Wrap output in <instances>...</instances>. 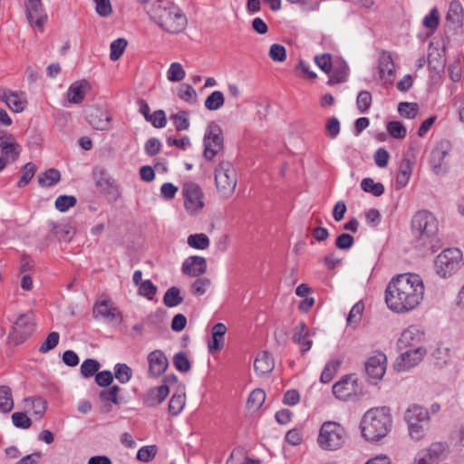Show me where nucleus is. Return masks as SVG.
Wrapping results in <instances>:
<instances>
[{
    "label": "nucleus",
    "mask_w": 464,
    "mask_h": 464,
    "mask_svg": "<svg viewBox=\"0 0 464 464\" xmlns=\"http://www.w3.org/2000/svg\"><path fill=\"white\" fill-rule=\"evenodd\" d=\"M424 285L417 274L406 273L393 277L385 289L388 308L396 313L415 309L422 301Z\"/></svg>",
    "instance_id": "f257e3e1"
},
{
    "label": "nucleus",
    "mask_w": 464,
    "mask_h": 464,
    "mask_svg": "<svg viewBox=\"0 0 464 464\" xmlns=\"http://www.w3.org/2000/svg\"><path fill=\"white\" fill-rule=\"evenodd\" d=\"M150 18L163 30L169 34L181 33L188 24L183 11L173 2H162L147 9Z\"/></svg>",
    "instance_id": "f03ea898"
},
{
    "label": "nucleus",
    "mask_w": 464,
    "mask_h": 464,
    "mask_svg": "<svg viewBox=\"0 0 464 464\" xmlns=\"http://www.w3.org/2000/svg\"><path fill=\"white\" fill-rule=\"evenodd\" d=\"M392 425V419L389 408H372L362 416V435L369 441H378L389 433Z\"/></svg>",
    "instance_id": "7ed1b4c3"
},
{
    "label": "nucleus",
    "mask_w": 464,
    "mask_h": 464,
    "mask_svg": "<svg viewBox=\"0 0 464 464\" xmlns=\"http://www.w3.org/2000/svg\"><path fill=\"white\" fill-rule=\"evenodd\" d=\"M430 420L428 409L418 404L410 405L404 412V420L407 423L410 437L414 440H420L425 436V427Z\"/></svg>",
    "instance_id": "20e7f679"
},
{
    "label": "nucleus",
    "mask_w": 464,
    "mask_h": 464,
    "mask_svg": "<svg viewBox=\"0 0 464 464\" xmlns=\"http://www.w3.org/2000/svg\"><path fill=\"white\" fill-rule=\"evenodd\" d=\"M344 428L336 421H324L319 430L317 443L324 450H336L345 442Z\"/></svg>",
    "instance_id": "39448f33"
},
{
    "label": "nucleus",
    "mask_w": 464,
    "mask_h": 464,
    "mask_svg": "<svg viewBox=\"0 0 464 464\" xmlns=\"http://www.w3.org/2000/svg\"><path fill=\"white\" fill-rule=\"evenodd\" d=\"M411 229L414 236L425 241L433 238L439 231L436 217L428 210H420L411 219Z\"/></svg>",
    "instance_id": "423d86ee"
},
{
    "label": "nucleus",
    "mask_w": 464,
    "mask_h": 464,
    "mask_svg": "<svg viewBox=\"0 0 464 464\" xmlns=\"http://www.w3.org/2000/svg\"><path fill=\"white\" fill-rule=\"evenodd\" d=\"M215 182L218 194L228 198L235 192L237 178L233 165L229 161H221L215 169Z\"/></svg>",
    "instance_id": "0eeeda50"
},
{
    "label": "nucleus",
    "mask_w": 464,
    "mask_h": 464,
    "mask_svg": "<svg viewBox=\"0 0 464 464\" xmlns=\"http://www.w3.org/2000/svg\"><path fill=\"white\" fill-rule=\"evenodd\" d=\"M204 157L212 160L224 149V136L221 127L216 122H210L206 130L204 139Z\"/></svg>",
    "instance_id": "6e6552de"
},
{
    "label": "nucleus",
    "mask_w": 464,
    "mask_h": 464,
    "mask_svg": "<svg viewBox=\"0 0 464 464\" xmlns=\"http://www.w3.org/2000/svg\"><path fill=\"white\" fill-rule=\"evenodd\" d=\"M462 262V253L459 248H448L443 250L436 258L435 268L442 276L451 275L457 271Z\"/></svg>",
    "instance_id": "1a4fd4ad"
},
{
    "label": "nucleus",
    "mask_w": 464,
    "mask_h": 464,
    "mask_svg": "<svg viewBox=\"0 0 464 464\" xmlns=\"http://www.w3.org/2000/svg\"><path fill=\"white\" fill-rule=\"evenodd\" d=\"M184 207L188 214L194 216L202 211L204 208V193L195 182H186L182 186Z\"/></svg>",
    "instance_id": "9d476101"
},
{
    "label": "nucleus",
    "mask_w": 464,
    "mask_h": 464,
    "mask_svg": "<svg viewBox=\"0 0 464 464\" xmlns=\"http://www.w3.org/2000/svg\"><path fill=\"white\" fill-rule=\"evenodd\" d=\"M386 355L381 352L376 353L368 358L365 362V371L370 382L376 383L383 377L386 372Z\"/></svg>",
    "instance_id": "9b49d317"
},
{
    "label": "nucleus",
    "mask_w": 464,
    "mask_h": 464,
    "mask_svg": "<svg viewBox=\"0 0 464 464\" xmlns=\"http://www.w3.org/2000/svg\"><path fill=\"white\" fill-rule=\"evenodd\" d=\"M85 119L94 130L105 131L111 128L112 117L102 109L89 107L85 111Z\"/></svg>",
    "instance_id": "f8f14e48"
},
{
    "label": "nucleus",
    "mask_w": 464,
    "mask_h": 464,
    "mask_svg": "<svg viewBox=\"0 0 464 464\" xmlns=\"http://www.w3.org/2000/svg\"><path fill=\"white\" fill-rule=\"evenodd\" d=\"M425 354L426 349L423 347L406 349V351L401 353L397 358L394 363V369L398 372H403L414 367L422 361Z\"/></svg>",
    "instance_id": "ddd939ff"
},
{
    "label": "nucleus",
    "mask_w": 464,
    "mask_h": 464,
    "mask_svg": "<svg viewBox=\"0 0 464 464\" xmlns=\"http://www.w3.org/2000/svg\"><path fill=\"white\" fill-rule=\"evenodd\" d=\"M26 12L30 24L35 30L43 32L47 21V14L43 10L41 0H27Z\"/></svg>",
    "instance_id": "4468645a"
},
{
    "label": "nucleus",
    "mask_w": 464,
    "mask_h": 464,
    "mask_svg": "<svg viewBox=\"0 0 464 464\" xmlns=\"http://www.w3.org/2000/svg\"><path fill=\"white\" fill-rule=\"evenodd\" d=\"M34 331V317L33 314L20 315L14 326L13 334L17 343L24 342Z\"/></svg>",
    "instance_id": "2eb2a0df"
},
{
    "label": "nucleus",
    "mask_w": 464,
    "mask_h": 464,
    "mask_svg": "<svg viewBox=\"0 0 464 464\" xmlns=\"http://www.w3.org/2000/svg\"><path fill=\"white\" fill-rule=\"evenodd\" d=\"M450 150V143L446 140L440 141L431 150L430 157V166L436 175H440L446 171L444 167V159Z\"/></svg>",
    "instance_id": "dca6fc26"
},
{
    "label": "nucleus",
    "mask_w": 464,
    "mask_h": 464,
    "mask_svg": "<svg viewBox=\"0 0 464 464\" xmlns=\"http://www.w3.org/2000/svg\"><path fill=\"white\" fill-rule=\"evenodd\" d=\"M423 339L424 333L418 326L411 325L401 333L398 342L399 347L401 349L422 347Z\"/></svg>",
    "instance_id": "f3484780"
},
{
    "label": "nucleus",
    "mask_w": 464,
    "mask_h": 464,
    "mask_svg": "<svg viewBox=\"0 0 464 464\" xmlns=\"http://www.w3.org/2000/svg\"><path fill=\"white\" fill-rule=\"evenodd\" d=\"M0 150L7 162H14L22 151V147L15 141L13 135L0 133Z\"/></svg>",
    "instance_id": "a211bd4d"
},
{
    "label": "nucleus",
    "mask_w": 464,
    "mask_h": 464,
    "mask_svg": "<svg viewBox=\"0 0 464 464\" xmlns=\"http://www.w3.org/2000/svg\"><path fill=\"white\" fill-rule=\"evenodd\" d=\"M149 374L151 377H159L169 366V361L160 350H155L148 355Z\"/></svg>",
    "instance_id": "6ab92c4d"
},
{
    "label": "nucleus",
    "mask_w": 464,
    "mask_h": 464,
    "mask_svg": "<svg viewBox=\"0 0 464 464\" xmlns=\"http://www.w3.org/2000/svg\"><path fill=\"white\" fill-rule=\"evenodd\" d=\"M0 98L14 112H22L27 104L24 93L10 90L0 91Z\"/></svg>",
    "instance_id": "aec40b11"
},
{
    "label": "nucleus",
    "mask_w": 464,
    "mask_h": 464,
    "mask_svg": "<svg viewBox=\"0 0 464 464\" xmlns=\"http://www.w3.org/2000/svg\"><path fill=\"white\" fill-rule=\"evenodd\" d=\"M207 270V261L204 257L192 256L188 257L182 265V272L190 276L198 277Z\"/></svg>",
    "instance_id": "412c9836"
},
{
    "label": "nucleus",
    "mask_w": 464,
    "mask_h": 464,
    "mask_svg": "<svg viewBox=\"0 0 464 464\" xmlns=\"http://www.w3.org/2000/svg\"><path fill=\"white\" fill-rule=\"evenodd\" d=\"M356 380L352 376H344L333 386V393L340 400H346L355 392Z\"/></svg>",
    "instance_id": "4be33fe9"
},
{
    "label": "nucleus",
    "mask_w": 464,
    "mask_h": 464,
    "mask_svg": "<svg viewBox=\"0 0 464 464\" xmlns=\"http://www.w3.org/2000/svg\"><path fill=\"white\" fill-rule=\"evenodd\" d=\"M169 393L167 384L150 389L144 396L143 402L150 408H154L164 401Z\"/></svg>",
    "instance_id": "5701e85b"
},
{
    "label": "nucleus",
    "mask_w": 464,
    "mask_h": 464,
    "mask_svg": "<svg viewBox=\"0 0 464 464\" xmlns=\"http://www.w3.org/2000/svg\"><path fill=\"white\" fill-rule=\"evenodd\" d=\"M93 314L95 318L102 317L111 321L121 317L120 311L109 300L99 301L94 304Z\"/></svg>",
    "instance_id": "b1692460"
},
{
    "label": "nucleus",
    "mask_w": 464,
    "mask_h": 464,
    "mask_svg": "<svg viewBox=\"0 0 464 464\" xmlns=\"http://www.w3.org/2000/svg\"><path fill=\"white\" fill-rule=\"evenodd\" d=\"M309 336L310 331L306 324L304 322H299L294 329L293 341L300 345L302 353H306L312 347L313 342L308 339Z\"/></svg>",
    "instance_id": "393cba45"
},
{
    "label": "nucleus",
    "mask_w": 464,
    "mask_h": 464,
    "mask_svg": "<svg viewBox=\"0 0 464 464\" xmlns=\"http://www.w3.org/2000/svg\"><path fill=\"white\" fill-rule=\"evenodd\" d=\"M421 450L432 464H437L447 457L449 447L446 442L436 441Z\"/></svg>",
    "instance_id": "a878e982"
},
{
    "label": "nucleus",
    "mask_w": 464,
    "mask_h": 464,
    "mask_svg": "<svg viewBox=\"0 0 464 464\" xmlns=\"http://www.w3.org/2000/svg\"><path fill=\"white\" fill-rule=\"evenodd\" d=\"M89 87L90 84L86 80L72 82L67 91L68 102L74 104L81 103Z\"/></svg>",
    "instance_id": "bb28decb"
},
{
    "label": "nucleus",
    "mask_w": 464,
    "mask_h": 464,
    "mask_svg": "<svg viewBox=\"0 0 464 464\" xmlns=\"http://www.w3.org/2000/svg\"><path fill=\"white\" fill-rule=\"evenodd\" d=\"M94 183L97 188L102 191L109 192L110 189L114 188L115 181L108 173V171L101 167H96L92 172Z\"/></svg>",
    "instance_id": "cd10ccee"
},
{
    "label": "nucleus",
    "mask_w": 464,
    "mask_h": 464,
    "mask_svg": "<svg viewBox=\"0 0 464 464\" xmlns=\"http://www.w3.org/2000/svg\"><path fill=\"white\" fill-rule=\"evenodd\" d=\"M348 75V66L346 63L341 59L334 60L332 71L329 74L327 83L334 85L346 81Z\"/></svg>",
    "instance_id": "c85d7f7f"
},
{
    "label": "nucleus",
    "mask_w": 464,
    "mask_h": 464,
    "mask_svg": "<svg viewBox=\"0 0 464 464\" xmlns=\"http://www.w3.org/2000/svg\"><path fill=\"white\" fill-rule=\"evenodd\" d=\"M226 333L227 327L222 323H218L212 327V340L208 342L209 353H214L224 347Z\"/></svg>",
    "instance_id": "c756f323"
},
{
    "label": "nucleus",
    "mask_w": 464,
    "mask_h": 464,
    "mask_svg": "<svg viewBox=\"0 0 464 464\" xmlns=\"http://www.w3.org/2000/svg\"><path fill=\"white\" fill-rule=\"evenodd\" d=\"M464 9L459 0H452L450 3L446 15V20L454 27H460L463 24Z\"/></svg>",
    "instance_id": "7c9ffc66"
},
{
    "label": "nucleus",
    "mask_w": 464,
    "mask_h": 464,
    "mask_svg": "<svg viewBox=\"0 0 464 464\" xmlns=\"http://www.w3.org/2000/svg\"><path fill=\"white\" fill-rule=\"evenodd\" d=\"M24 408L27 409L36 420H40L44 415L47 403L41 397H29L24 399Z\"/></svg>",
    "instance_id": "2f4dec72"
},
{
    "label": "nucleus",
    "mask_w": 464,
    "mask_h": 464,
    "mask_svg": "<svg viewBox=\"0 0 464 464\" xmlns=\"http://www.w3.org/2000/svg\"><path fill=\"white\" fill-rule=\"evenodd\" d=\"M413 169V162L409 159L404 158L399 167V171L396 177V188L400 189L404 188L411 176Z\"/></svg>",
    "instance_id": "473e14b6"
},
{
    "label": "nucleus",
    "mask_w": 464,
    "mask_h": 464,
    "mask_svg": "<svg viewBox=\"0 0 464 464\" xmlns=\"http://www.w3.org/2000/svg\"><path fill=\"white\" fill-rule=\"evenodd\" d=\"M274 366V360L267 352L258 353L254 362V369L259 375L270 373Z\"/></svg>",
    "instance_id": "72a5a7b5"
},
{
    "label": "nucleus",
    "mask_w": 464,
    "mask_h": 464,
    "mask_svg": "<svg viewBox=\"0 0 464 464\" xmlns=\"http://www.w3.org/2000/svg\"><path fill=\"white\" fill-rule=\"evenodd\" d=\"M121 391V389L118 385L106 387L99 392V398L103 402H111L119 405L121 403V399L119 397Z\"/></svg>",
    "instance_id": "f704fd0d"
},
{
    "label": "nucleus",
    "mask_w": 464,
    "mask_h": 464,
    "mask_svg": "<svg viewBox=\"0 0 464 464\" xmlns=\"http://www.w3.org/2000/svg\"><path fill=\"white\" fill-rule=\"evenodd\" d=\"M14 408L12 391L9 386H0V411L10 412Z\"/></svg>",
    "instance_id": "c9c22d12"
},
{
    "label": "nucleus",
    "mask_w": 464,
    "mask_h": 464,
    "mask_svg": "<svg viewBox=\"0 0 464 464\" xmlns=\"http://www.w3.org/2000/svg\"><path fill=\"white\" fill-rule=\"evenodd\" d=\"M38 183L42 187H51L59 182L61 179L60 171L56 169H49L38 175Z\"/></svg>",
    "instance_id": "e433bc0d"
},
{
    "label": "nucleus",
    "mask_w": 464,
    "mask_h": 464,
    "mask_svg": "<svg viewBox=\"0 0 464 464\" xmlns=\"http://www.w3.org/2000/svg\"><path fill=\"white\" fill-rule=\"evenodd\" d=\"M225 103V97L222 92L214 91L205 100V107L209 111H217Z\"/></svg>",
    "instance_id": "4c0bfd02"
},
{
    "label": "nucleus",
    "mask_w": 464,
    "mask_h": 464,
    "mask_svg": "<svg viewBox=\"0 0 464 464\" xmlns=\"http://www.w3.org/2000/svg\"><path fill=\"white\" fill-rule=\"evenodd\" d=\"M362 189L371 193L374 197H380L384 193V186L381 182H374L371 178H365L361 182Z\"/></svg>",
    "instance_id": "58836bf2"
},
{
    "label": "nucleus",
    "mask_w": 464,
    "mask_h": 464,
    "mask_svg": "<svg viewBox=\"0 0 464 464\" xmlns=\"http://www.w3.org/2000/svg\"><path fill=\"white\" fill-rule=\"evenodd\" d=\"M50 227H51V233L59 241H70L71 240L72 228L70 226L65 225V224L51 223Z\"/></svg>",
    "instance_id": "ea45409f"
},
{
    "label": "nucleus",
    "mask_w": 464,
    "mask_h": 464,
    "mask_svg": "<svg viewBox=\"0 0 464 464\" xmlns=\"http://www.w3.org/2000/svg\"><path fill=\"white\" fill-rule=\"evenodd\" d=\"M169 119L173 121L176 130H188L190 123L188 119V111H179L177 113L170 115Z\"/></svg>",
    "instance_id": "a19ab883"
},
{
    "label": "nucleus",
    "mask_w": 464,
    "mask_h": 464,
    "mask_svg": "<svg viewBox=\"0 0 464 464\" xmlns=\"http://www.w3.org/2000/svg\"><path fill=\"white\" fill-rule=\"evenodd\" d=\"M183 302L180 290L177 286H171L167 290L163 297V303L167 307H175Z\"/></svg>",
    "instance_id": "79ce46f5"
},
{
    "label": "nucleus",
    "mask_w": 464,
    "mask_h": 464,
    "mask_svg": "<svg viewBox=\"0 0 464 464\" xmlns=\"http://www.w3.org/2000/svg\"><path fill=\"white\" fill-rule=\"evenodd\" d=\"M266 401V393L262 389L254 390L246 401L247 408L252 411L258 410Z\"/></svg>",
    "instance_id": "37998d69"
},
{
    "label": "nucleus",
    "mask_w": 464,
    "mask_h": 464,
    "mask_svg": "<svg viewBox=\"0 0 464 464\" xmlns=\"http://www.w3.org/2000/svg\"><path fill=\"white\" fill-rule=\"evenodd\" d=\"M394 63L390 54L382 53L379 59V72L382 78L393 75Z\"/></svg>",
    "instance_id": "c03bdc74"
},
{
    "label": "nucleus",
    "mask_w": 464,
    "mask_h": 464,
    "mask_svg": "<svg viewBox=\"0 0 464 464\" xmlns=\"http://www.w3.org/2000/svg\"><path fill=\"white\" fill-rule=\"evenodd\" d=\"M188 244L192 248L204 250L209 246L210 241L207 235L199 233L190 235L188 237Z\"/></svg>",
    "instance_id": "a18cd8bd"
},
{
    "label": "nucleus",
    "mask_w": 464,
    "mask_h": 464,
    "mask_svg": "<svg viewBox=\"0 0 464 464\" xmlns=\"http://www.w3.org/2000/svg\"><path fill=\"white\" fill-rule=\"evenodd\" d=\"M127 40L124 38H118L110 45V58L111 61H117L121 58L122 53H124L126 47H127Z\"/></svg>",
    "instance_id": "49530a36"
},
{
    "label": "nucleus",
    "mask_w": 464,
    "mask_h": 464,
    "mask_svg": "<svg viewBox=\"0 0 464 464\" xmlns=\"http://www.w3.org/2000/svg\"><path fill=\"white\" fill-rule=\"evenodd\" d=\"M363 304L361 302L356 303L351 309L348 316H347V324L352 327H356L361 322L362 313H363Z\"/></svg>",
    "instance_id": "de8ad7c7"
},
{
    "label": "nucleus",
    "mask_w": 464,
    "mask_h": 464,
    "mask_svg": "<svg viewBox=\"0 0 464 464\" xmlns=\"http://www.w3.org/2000/svg\"><path fill=\"white\" fill-rule=\"evenodd\" d=\"M36 169V166L32 162H28L24 165L22 169V175L19 181L17 182V186L19 188H24L28 185L31 179L34 178Z\"/></svg>",
    "instance_id": "09e8293b"
},
{
    "label": "nucleus",
    "mask_w": 464,
    "mask_h": 464,
    "mask_svg": "<svg viewBox=\"0 0 464 464\" xmlns=\"http://www.w3.org/2000/svg\"><path fill=\"white\" fill-rule=\"evenodd\" d=\"M114 375L121 383H127L132 377V370L126 363H117L114 366Z\"/></svg>",
    "instance_id": "8fccbe9b"
},
{
    "label": "nucleus",
    "mask_w": 464,
    "mask_h": 464,
    "mask_svg": "<svg viewBox=\"0 0 464 464\" xmlns=\"http://www.w3.org/2000/svg\"><path fill=\"white\" fill-rule=\"evenodd\" d=\"M100 367L101 364L97 360L86 359L81 365V374L84 378H90L99 371Z\"/></svg>",
    "instance_id": "3c124183"
},
{
    "label": "nucleus",
    "mask_w": 464,
    "mask_h": 464,
    "mask_svg": "<svg viewBox=\"0 0 464 464\" xmlns=\"http://www.w3.org/2000/svg\"><path fill=\"white\" fill-rule=\"evenodd\" d=\"M339 365L340 361L338 360L334 359L328 362L321 373L320 381L324 383L330 382L336 373Z\"/></svg>",
    "instance_id": "603ef678"
},
{
    "label": "nucleus",
    "mask_w": 464,
    "mask_h": 464,
    "mask_svg": "<svg viewBox=\"0 0 464 464\" xmlns=\"http://www.w3.org/2000/svg\"><path fill=\"white\" fill-rule=\"evenodd\" d=\"M178 96L190 104L195 103L197 101V92L189 84H181L178 89Z\"/></svg>",
    "instance_id": "864d4df0"
},
{
    "label": "nucleus",
    "mask_w": 464,
    "mask_h": 464,
    "mask_svg": "<svg viewBox=\"0 0 464 464\" xmlns=\"http://www.w3.org/2000/svg\"><path fill=\"white\" fill-rule=\"evenodd\" d=\"M186 401L185 394H174L169 402V412L177 416L183 410Z\"/></svg>",
    "instance_id": "5fc2aeb1"
},
{
    "label": "nucleus",
    "mask_w": 464,
    "mask_h": 464,
    "mask_svg": "<svg viewBox=\"0 0 464 464\" xmlns=\"http://www.w3.org/2000/svg\"><path fill=\"white\" fill-rule=\"evenodd\" d=\"M419 106L415 102H400L398 111L402 117L407 119H414L418 113Z\"/></svg>",
    "instance_id": "6e6d98bb"
},
{
    "label": "nucleus",
    "mask_w": 464,
    "mask_h": 464,
    "mask_svg": "<svg viewBox=\"0 0 464 464\" xmlns=\"http://www.w3.org/2000/svg\"><path fill=\"white\" fill-rule=\"evenodd\" d=\"M186 72L179 63H172L167 72V78L169 82H180L184 79Z\"/></svg>",
    "instance_id": "4d7b16f0"
},
{
    "label": "nucleus",
    "mask_w": 464,
    "mask_h": 464,
    "mask_svg": "<svg viewBox=\"0 0 464 464\" xmlns=\"http://www.w3.org/2000/svg\"><path fill=\"white\" fill-rule=\"evenodd\" d=\"M60 334L57 332L50 333L46 339L43 342L41 346L39 347V352L42 353H46L55 348L59 343Z\"/></svg>",
    "instance_id": "13d9d810"
},
{
    "label": "nucleus",
    "mask_w": 464,
    "mask_h": 464,
    "mask_svg": "<svg viewBox=\"0 0 464 464\" xmlns=\"http://www.w3.org/2000/svg\"><path fill=\"white\" fill-rule=\"evenodd\" d=\"M387 131L394 139H403L407 134V130L404 125L401 122L396 121L388 122Z\"/></svg>",
    "instance_id": "bf43d9fd"
},
{
    "label": "nucleus",
    "mask_w": 464,
    "mask_h": 464,
    "mask_svg": "<svg viewBox=\"0 0 464 464\" xmlns=\"http://www.w3.org/2000/svg\"><path fill=\"white\" fill-rule=\"evenodd\" d=\"M173 364L175 368L181 372H188L190 368V362L185 353H177L173 357Z\"/></svg>",
    "instance_id": "052dcab7"
},
{
    "label": "nucleus",
    "mask_w": 464,
    "mask_h": 464,
    "mask_svg": "<svg viewBox=\"0 0 464 464\" xmlns=\"http://www.w3.org/2000/svg\"><path fill=\"white\" fill-rule=\"evenodd\" d=\"M440 24V14L437 7H433L430 14L424 17L422 24L425 28L436 30Z\"/></svg>",
    "instance_id": "680f3d73"
},
{
    "label": "nucleus",
    "mask_w": 464,
    "mask_h": 464,
    "mask_svg": "<svg viewBox=\"0 0 464 464\" xmlns=\"http://www.w3.org/2000/svg\"><path fill=\"white\" fill-rule=\"evenodd\" d=\"M314 62L322 71L328 75L330 74L334 63L331 54L324 53L322 55H316L314 57Z\"/></svg>",
    "instance_id": "e2e57ef3"
},
{
    "label": "nucleus",
    "mask_w": 464,
    "mask_h": 464,
    "mask_svg": "<svg viewBox=\"0 0 464 464\" xmlns=\"http://www.w3.org/2000/svg\"><path fill=\"white\" fill-rule=\"evenodd\" d=\"M75 204L76 198L73 196L62 195L59 196L55 200V208L61 212L68 210Z\"/></svg>",
    "instance_id": "0e129e2a"
},
{
    "label": "nucleus",
    "mask_w": 464,
    "mask_h": 464,
    "mask_svg": "<svg viewBox=\"0 0 464 464\" xmlns=\"http://www.w3.org/2000/svg\"><path fill=\"white\" fill-rule=\"evenodd\" d=\"M268 55L274 62H284L286 59V50L282 44H273Z\"/></svg>",
    "instance_id": "69168bd1"
},
{
    "label": "nucleus",
    "mask_w": 464,
    "mask_h": 464,
    "mask_svg": "<svg viewBox=\"0 0 464 464\" xmlns=\"http://www.w3.org/2000/svg\"><path fill=\"white\" fill-rule=\"evenodd\" d=\"M13 424L19 429H28L32 425L31 419L24 412L16 411L12 414Z\"/></svg>",
    "instance_id": "338daca9"
},
{
    "label": "nucleus",
    "mask_w": 464,
    "mask_h": 464,
    "mask_svg": "<svg viewBox=\"0 0 464 464\" xmlns=\"http://www.w3.org/2000/svg\"><path fill=\"white\" fill-rule=\"evenodd\" d=\"M157 293V286L152 284L150 280H145L140 283L139 288V294L147 297L149 300H152Z\"/></svg>",
    "instance_id": "774afa93"
}]
</instances>
